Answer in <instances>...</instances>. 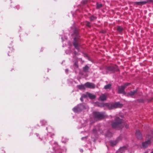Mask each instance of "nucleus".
<instances>
[{"label": "nucleus", "instance_id": "16", "mask_svg": "<svg viewBox=\"0 0 153 153\" xmlns=\"http://www.w3.org/2000/svg\"><path fill=\"white\" fill-rule=\"evenodd\" d=\"M127 149V147L126 146H123L121 147L119 149V152L120 153H123V152L125 150Z\"/></svg>", "mask_w": 153, "mask_h": 153}, {"label": "nucleus", "instance_id": "27", "mask_svg": "<svg viewBox=\"0 0 153 153\" xmlns=\"http://www.w3.org/2000/svg\"><path fill=\"white\" fill-rule=\"evenodd\" d=\"M74 65L76 66L77 67H78V62L76 61L74 63Z\"/></svg>", "mask_w": 153, "mask_h": 153}, {"label": "nucleus", "instance_id": "8", "mask_svg": "<svg viewBox=\"0 0 153 153\" xmlns=\"http://www.w3.org/2000/svg\"><path fill=\"white\" fill-rule=\"evenodd\" d=\"M146 138H147L148 140L147 141H145V142H143L142 143V147L144 149L148 147L151 143V142L150 141V140H151V136L150 135H148L146 137Z\"/></svg>", "mask_w": 153, "mask_h": 153}, {"label": "nucleus", "instance_id": "36", "mask_svg": "<svg viewBox=\"0 0 153 153\" xmlns=\"http://www.w3.org/2000/svg\"><path fill=\"white\" fill-rule=\"evenodd\" d=\"M152 133L153 134V132H152Z\"/></svg>", "mask_w": 153, "mask_h": 153}, {"label": "nucleus", "instance_id": "25", "mask_svg": "<svg viewBox=\"0 0 153 153\" xmlns=\"http://www.w3.org/2000/svg\"><path fill=\"white\" fill-rule=\"evenodd\" d=\"M137 101L139 102H144V100L142 99H138Z\"/></svg>", "mask_w": 153, "mask_h": 153}, {"label": "nucleus", "instance_id": "15", "mask_svg": "<svg viewBox=\"0 0 153 153\" xmlns=\"http://www.w3.org/2000/svg\"><path fill=\"white\" fill-rule=\"evenodd\" d=\"M147 3V1H142L140 2H136L134 3L135 4L139 6H142L145 4Z\"/></svg>", "mask_w": 153, "mask_h": 153}, {"label": "nucleus", "instance_id": "2", "mask_svg": "<svg viewBox=\"0 0 153 153\" xmlns=\"http://www.w3.org/2000/svg\"><path fill=\"white\" fill-rule=\"evenodd\" d=\"M74 35L75 36L74 39L73 44L75 48L79 51V45L78 44V40L79 38V36L78 35V31L76 29L75 30L74 32Z\"/></svg>", "mask_w": 153, "mask_h": 153}, {"label": "nucleus", "instance_id": "3", "mask_svg": "<svg viewBox=\"0 0 153 153\" xmlns=\"http://www.w3.org/2000/svg\"><path fill=\"white\" fill-rule=\"evenodd\" d=\"M106 105L109 110L116 108H121L123 105L122 104L119 102H116L114 103H107Z\"/></svg>", "mask_w": 153, "mask_h": 153}, {"label": "nucleus", "instance_id": "29", "mask_svg": "<svg viewBox=\"0 0 153 153\" xmlns=\"http://www.w3.org/2000/svg\"><path fill=\"white\" fill-rule=\"evenodd\" d=\"M125 127L126 128H128V126L127 125H126L125 126Z\"/></svg>", "mask_w": 153, "mask_h": 153}, {"label": "nucleus", "instance_id": "26", "mask_svg": "<svg viewBox=\"0 0 153 153\" xmlns=\"http://www.w3.org/2000/svg\"><path fill=\"white\" fill-rule=\"evenodd\" d=\"M97 132V130L95 129H94L93 130V132L94 134H96Z\"/></svg>", "mask_w": 153, "mask_h": 153}, {"label": "nucleus", "instance_id": "33", "mask_svg": "<svg viewBox=\"0 0 153 153\" xmlns=\"http://www.w3.org/2000/svg\"><path fill=\"white\" fill-rule=\"evenodd\" d=\"M101 32H102V33H104V32L103 31H101Z\"/></svg>", "mask_w": 153, "mask_h": 153}, {"label": "nucleus", "instance_id": "20", "mask_svg": "<svg viewBox=\"0 0 153 153\" xmlns=\"http://www.w3.org/2000/svg\"><path fill=\"white\" fill-rule=\"evenodd\" d=\"M123 28L120 26H118L117 27V30L119 32H122L123 31Z\"/></svg>", "mask_w": 153, "mask_h": 153}, {"label": "nucleus", "instance_id": "35", "mask_svg": "<svg viewBox=\"0 0 153 153\" xmlns=\"http://www.w3.org/2000/svg\"><path fill=\"white\" fill-rule=\"evenodd\" d=\"M53 1H56V0H53Z\"/></svg>", "mask_w": 153, "mask_h": 153}, {"label": "nucleus", "instance_id": "17", "mask_svg": "<svg viewBox=\"0 0 153 153\" xmlns=\"http://www.w3.org/2000/svg\"><path fill=\"white\" fill-rule=\"evenodd\" d=\"M77 86L78 88L80 89H85L86 88L85 84L83 85H78Z\"/></svg>", "mask_w": 153, "mask_h": 153}, {"label": "nucleus", "instance_id": "7", "mask_svg": "<svg viewBox=\"0 0 153 153\" xmlns=\"http://www.w3.org/2000/svg\"><path fill=\"white\" fill-rule=\"evenodd\" d=\"M85 108L84 105L80 104L73 108V110L75 113H78V112L81 111L83 109H85Z\"/></svg>", "mask_w": 153, "mask_h": 153}, {"label": "nucleus", "instance_id": "13", "mask_svg": "<svg viewBox=\"0 0 153 153\" xmlns=\"http://www.w3.org/2000/svg\"><path fill=\"white\" fill-rule=\"evenodd\" d=\"M87 95L91 99H94L96 98V96L89 92H87L86 93Z\"/></svg>", "mask_w": 153, "mask_h": 153}, {"label": "nucleus", "instance_id": "12", "mask_svg": "<svg viewBox=\"0 0 153 153\" xmlns=\"http://www.w3.org/2000/svg\"><path fill=\"white\" fill-rule=\"evenodd\" d=\"M136 135L138 139L141 140L142 139V135L139 131L137 130L136 131Z\"/></svg>", "mask_w": 153, "mask_h": 153}, {"label": "nucleus", "instance_id": "34", "mask_svg": "<svg viewBox=\"0 0 153 153\" xmlns=\"http://www.w3.org/2000/svg\"><path fill=\"white\" fill-rule=\"evenodd\" d=\"M151 153H153V151L152 152H151Z\"/></svg>", "mask_w": 153, "mask_h": 153}, {"label": "nucleus", "instance_id": "9", "mask_svg": "<svg viewBox=\"0 0 153 153\" xmlns=\"http://www.w3.org/2000/svg\"><path fill=\"white\" fill-rule=\"evenodd\" d=\"M121 139V137H119L115 140L110 141L109 142L110 145L112 146H115Z\"/></svg>", "mask_w": 153, "mask_h": 153}, {"label": "nucleus", "instance_id": "24", "mask_svg": "<svg viewBox=\"0 0 153 153\" xmlns=\"http://www.w3.org/2000/svg\"><path fill=\"white\" fill-rule=\"evenodd\" d=\"M86 25L87 27H91L90 23L89 22H86Z\"/></svg>", "mask_w": 153, "mask_h": 153}, {"label": "nucleus", "instance_id": "6", "mask_svg": "<svg viewBox=\"0 0 153 153\" xmlns=\"http://www.w3.org/2000/svg\"><path fill=\"white\" fill-rule=\"evenodd\" d=\"M107 70L110 71L111 73H114L119 70L117 66L116 65H112L108 67Z\"/></svg>", "mask_w": 153, "mask_h": 153}, {"label": "nucleus", "instance_id": "31", "mask_svg": "<svg viewBox=\"0 0 153 153\" xmlns=\"http://www.w3.org/2000/svg\"><path fill=\"white\" fill-rule=\"evenodd\" d=\"M152 99H153V98H152L151 99H150L149 100V102H150L151 101Z\"/></svg>", "mask_w": 153, "mask_h": 153}, {"label": "nucleus", "instance_id": "32", "mask_svg": "<svg viewBox=\"0 0 153 153\" xmlns=\"http://www.w3.org/2000/svg\"><path fill=\"white\" fill-rule=\"evenodd\" d=\"M80 100L82 101H83V99H82V97H81V98H80Z\"/></svg>", "mask_w": 153, "mask_h": 153}, {"label": "nucleus", "instance_id": "23", "mask_svg": "<svg viewBox=\"0 0 153 153\" xmlns=\"http://www.w3.org/2000/svg\"><path fill=\"white\" fill-rule=\"evenodd\" d=\"M97 8L98 9L100 8L101 7L102 5L101 4H99L98 3H97Z\"/></svg>", "mask_w": 153, "mask_h": 153}, {"label": "nucleus", "instance_id": "19", "mask_svg": "<svg viewBox=\"0 0 153 153\" xmlns=\"http://www.w3.org/2000/svg\"><path fill=\"white\" fill-rule=\"evenodd\" d=\"M105 135L106 137H111L112 136V133L110 132V131H108Z\"/></svg>", "mask_w": 153, "mask_h": 153}, {"label": "nucleus", "instance_id": "1", "mask_svg": "<svg viewBox=\"0 0 153 153\" xmlns=\"http://www.w3.org/2000/svg\"><path fill=\"white\" fill-rule=\"evenodd\" d=\"M112 127L117 129H122L123 127L122 120L118 117H116L115 119V122L112 124Z\"/></svg>", "mask_w": 153, "mask_h": 153}, {"label": "nucleus", "instance_id": "10", "mask_svg": "<svg viewBox=\"0 0 153 153\" xmlns=\"http://www.w3.org/2000/svg\"><path fill=\"white\" fill-rule=\"evenodd\" d=\"M137 90L136 89L133 91H130L129 92L126 94V96L127 97H133V96L137 93Z\"/></svg>", "mask_w": 153, "mask_h": 153}, {"label": "nucleus", "instance_id": "21", "mask_svg": "<svg viewBox=\"0 0 153 153\" xmlns=\"http://www.w3.org/2000/svg\"><path fill=\"white\" fill-rule=\"evenodd\" d=\"M97 19V17H96L94 16H91L90 18V20L91 21H93L94 20L96 19Z\"/></svg>", "mask_w": 153, "mask_h": 153}, {"label": "nucleus", "instance_id": "11", "mask_svg": "<svg viewBox=\"0 0 153 153\" xmlns=\"http://www.w3.org/2000/svg\"><path fill=\"white\" fill-rule=\"evenodd\" d=\"M85 85L86 86V87L91 89H94L95 88L94 84L91 82H87L85 83Z\"/></svg>", "mask_w": 153, "mask_h": 153}, {"label": "nucleus", "instance_id": "22", "mask_svg": "<svg viewBox=\"0 0 153 153\" xmlns=\"http://www.w3.org/2000/svg\"><path fill=\"white\" fill-rule=\"evenodd\" d=\"M89 69L87 65L85 66L83 68L84 71H86Z\"/></svg>", "mask_w": 153, "mask_h": 153}, {"label": "nucleus", "instance_id": "14", "mask_svg": "<svg viewBox=\"0 0 153 153\" xmlns=\"http://www.w3.org/2000/svg\"><path fill=\"white\" fill-rule=\"evenodd\" d=\"M107 96L105 94H103L100 96L99 97V100L101 101L105 100L106 99Z\"/></svg>", "mask_w": 153, "mask_h": 153}, {"label": "nucleus", "instance_id": "28", "mask_svg": "<svg viewBox=\"0 0 153 153\" xmlns=\"http://www.w3.org/2000/svg\"><path fill=\"white\" fill-rule=\"evenodd\" d=\"M83 97H87V95H85V94H84L83 95Z\"/></svg>", "mask_w": 153, "mask_h": 153}, {"label": "nucleus", "instance_id": "18", "mask_svg": "<svg viewBox=\"0 0 153 153\" xmlns=\"http://www.w3.org/2000/svg\"><path fill=\"white\" fill-rule=\"evenodd\" d=\"M111 86V85L110 84H108L104 86L105 89H110Z\"/></svg>", "mask_w": 153, "mask_h": 153}, {"label": "nucleus", "instance_id": "5", "mask_svg": "<svg viewBox=\"0 0 153 153\" xmlns=\"http://www.w3.org/2000/svg\"><path fill=\"white\" fill-rule=\"evenodd\" d=\"M93 115L95 118L99 120L102 119L105 117L104 113L99 112H94Z\"/></svg>", "mask_w": 153, "mask_h": 153}, {"label": "nucleus", "instance_id": "4", "mask_svg": "<svg viewBox=\"0 0 153 153\" xmlns=\"http://www.w3.org/2000/svg\"><path fill=\"white\" fill-rule=\"evenodd\" d=\"M130 84V83H126L124 85L118 87V92L119 94H123L126 95V93L125 91V89L126 87Z\"/></svg>", "mask_w": 153, "mask_h": 153}, {"label": "nucleus", "instance_id": "30", "mask_svg": "<svg viewBox=\"0 0 153 153\" xmlns=\"http://www.w3.org/2000/svg\"><path fill=\"white\" fill-rule=\"evenodd\" d=\"M74 54L76 55H78V53H76V51L74 52Z\"/></svg>", "mask_w": 153, "mask_h": 153}]
</instances>
